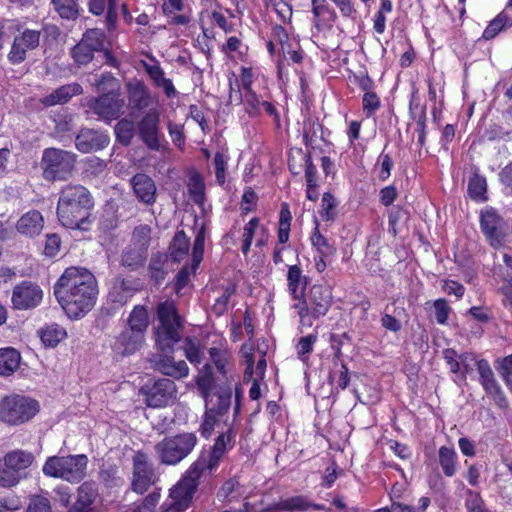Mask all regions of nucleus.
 Wrapping results in <instances>:
<instances>
[{"label":"nucleus","instance_id":"obj_43","mask_svg":"<svg viewBox=\"0 0 512 512\" xmlns=\"http://www.w3.org/2000/svg\"><path fill=\"white\" fill-rule=\"evenodd\" d=\"M150 240L151 228L148 225H139L135 227L132 233L130 245L134 249H139V251H144L147 253Z\"/></svg>","mask_w":512,"mask_h":512},{"label":"nucleus","instance_id":"obj_55","mask_svg":"<svg viewBox=\"0 0 512 512\" xmlns=\"http://www.w3.org/2000/svg\"><path fill=\"white\" fill-rule=\"evenodd\" d=\"M317 341V335L309 334L301 337L296 346L298 358L306 363L309 359L310 354L313 351L315 342Z\"/></svg>","mask_w":512,"mask_h":512},{"label":"nucleus","instance_id":"obj_51","mask_svg":"<svg viewBox=\"0 0 512 512\" xmlns=\"http://www.w3.org/2000/svg\"><path fill=\"white\" fill-rule=\"evenodd\" d=\"M312 12L317 26L320 21H334L336 17L326 0H312Z\"/></svg>","mask_w":512,"mask_h":512},{"label":"nucleus","instance_id":"obj_42","mask_svg":"<svg viewBox=\"0 0 512 512\" xmlns=\"http://www.w3.org/2000/svg\"><path fill=\"white\" fill-rule=\"evenodd\" d=\"M456 458L454 448L442 446L439 449V463L447 477H452L456 473Z\"/></svg>","mask_w":512,"mask_h":512},{"label":"nucleus","instance_id":"obj_45","mask_svg":"<svg viewBox=\"0 0 512 512\" xmlns=\"http://www.w3.org/2000/svg\"><path fill=\"white\" fill-rule=\"evenodd\" d=\"M55 11L64 19H75L79 14L78 0H52Z\"/></svg>","mask_w":512,"mask_h":512},{"label":"nucleus","instance_id":"obj_56","mask_svg":"<svg viewBox=\"0 0 512 512\" xmlns=\"http://www.w3.org/2000/svg\"><path fill=\"white\" fill-rule=\"evenodd\" d=\"M486 180L484 177L475 175L472 177L468 184V192L472 199L477 201H484L486 193Z\"/></svg>","mask_w":512,"mask_h":512},{"label":"nucleus","instance_id":"obj_40","mask_svg":"<svg viewBox=\"0 0 512 512\" xmlns=\"http://www.w3.org/2000/svg\"><path fill=\"white\" fill-rule=\"evenodd\" d=\"M189 238L186 236L184 231H178L170 244V255L173 261H182L189 252Z\"/></svg>","mask_w":512,"mask_h":512},{"label":"nucleus","instance_id":"obj_5","mask_svg":"<svg viewBox=\"0 0 512 512\" xmlns=\"http://www.w3.org/2000/svg\"><path fill=\"white\" fill-rule=\"evenodd\" d=\"M39 402L27 395L10 393L0 399V423L16 427L28 423L39 412Z\"/></svg>","mask_w":512,"mask_h":512},{"label":"nucleus","instance_id":"obj_27","mask_svg":"<svg viewBox=\"0 0 512 512\" xmlns=\"http://www.w3.org/2000/svg\"><path fill=\"white\" fill-rule=\"evenodd\" d=\"M44 228V217L38 210L23 214L16 223V230L23 236H38Z\"/></svg>","mask_w":512,"mask_h":512},{"label":"nucleus","instance_id":"obj_13","mask_svg":"<svg viewBox=\"0 0 512 512\" xmlns=\"http://www.w3.org/2000/svg\"><path fill=\"white\" fill-rule=\"evenodd\" d=\"M132 464L131 488L134 492L143 494L156 484L159 476L148 456L143 452L138 451L133 455Z\"/></svg>","mask_w":512,"mask_h":512},{"label":"nucleus","instance_id":"obj_36","mask_svg":"<svg viewBox=\"0 0 512 512\" xmlns=\"http://www.w3.org/2000/svg\"><path fill=\"white\" fill-rule=\"evenodd\" d=\"M119 0H90L89 10L95 15H101L107 8L106 20L109 27L114 26L118 17Z\"/></svg>","mask_w":512,"mask_h":512},{"label":"nucleus","instance_id":"obj_25","mask_svg":"<svg viewBox=\"0 0 512 512\" xmlns=\"http://www.w3.org/2000/svg\"><path fill=\"white\" fill-rule=\"evenodd\" d=\"M481 228L491 246L499 247L502 244L500 230L501 219L493 209H485L481 212Z\"/></svg>","mask_w":512,"mask_h":512},{"label":"nucleus","instance_id":"obj_41","mask_svg":"<svg viewBox=\"0 0 512 512\" xmlns=\"http://www.w3.org/2000/svg\"><path fill=\"white\" fill-rule=\"evenodd\" d=\"M95 499V492L88 483L78 488L77 500L69 512H88L90 505Z\"/></svg>","mask_w":512,"mask_h":512},{"label":"nucleus","instance_id":"obj_44","mask_svg":"<svg viewBox=\"0 0 512 512\" xmlns=\"http://www.w3.org/2000/svg\"><path fill=\"white\" fill-rule=\"evenodd\" d=\"M234 292L235 288L232 285H228L220 291H213L214 304L212 306V311L216 315L220 316L227 310L230 297Z\"/></svg>","mask_w":512,"mask_h":512},{"label":"nucleus","instance_id":"obj_3","mask_svg":"<svg viewBox=\"0 0 512 512\" xmlns=\"http://www.w3.org/2000/svg\"><path fill=\"white\" fill-rule=\"evenodd\" d=\"M197 388L205 400L206 412L201 425V434L208 438L220 418L229 410L231 405V388L229 385L219 386L214 393V379L211 368L207 365L196 379Z\"/></svg>","mask_w":512,"mask_h":512},{"label":"nucleus","instance_id":"obj_7","mask_svg":"<svg viewBox=\"0 0 512 512\" xmlns=\"http://www.w3.org/2000/svg\"><path fill=\"white\" fill-rule=\"evenodd\" d=\"M105 84H108L113 90L114 86L117 85V80L111 74H104L101 79L95 82L98 90H105ZM88 106L101 119L111 121L124 114L125 101L119 94L111 91L90 100Z\"/></svg>","mask_w":512,"mask_h":512},{"label":"nucleus","instance_id":"obj_49","mask_svg":"<svg viewBox=\"0 0 512 512\" xmlns=\"http://www.w3.org/2000/svg\"><path fill=\"white\" fill-rule=\"evenodd\" d=\"M311 243L316 249L317 255H322V257H330L335 253L334 247L330 245L326 237L320 233L318 225H316L315 230L311 236Z\"/></svg>","mask_w":512,"mask_h":512},{"label":"nucleus","instance_id":"obj_6","mask_svg":"<svg viewBox=\"0 0 512 512\" xmlns=\"http://www.w3.org/2000/svg\"><path fill=\"white\" fill-rule=\"evenodd\" d=\"M157 316L159 325L156 328V343L165 353L182 339L183 324L173 302H163L158 305Z\"/></svg>","mask_w":512,"mask_h":512},{"label":"nucleus","instance_id":"obj_28","mask_svg":"<svg viewBox=\"0 0 512 512\" xmlns=\"http://www.w3.org/2000/svg\"><path fill=\"white\" fill-rule=\"evenodd\" d=\"M159 114L156 111L148 112L139 124V131L143 141L151 148H159L158 140Z\"/></svg>","mask_w":512,"mask_h":512},{"label":"nucleus","instance_id":"obj_59","mask_svg":"<svg viewBox=\"0 0 512 512\" xmlns=\"http://www.w3.org/2000/svg\"><path fill=\"white\" fill-rule=\"evenodd\" d=\"M8 463L4 457L0 458V487L1 488H12L18 485L17 477L12 474Z\"/></svg>","mask_w":512,"mask_h":512},{"label":"nucleus","instance_id":"obj_20","mask_svg":"<svg viewBox=\"0 0 512 512\" xmlns=\"http://www.w3.org/2000/svg\"><path fill=\"white\" fill-rule=\"evenodd\" d=\"M40 43V32L26 29L16 36L8 53V59L12 64H20L26 59L28 51L38 47Z\"/></svg>","mask_w":512,"mask_h":512},{"label":"nucleus","instance_id":"obj_48","mask_svg":"<svg viewBox=\"0 0 512 512\" xmlns=\"http://www.w3.org/2000/svg\"><path fill=\"white\" fill-rule=\"evenodd\" d=\"M338 206V201L335 197L326 192L322 196L321 200V208L319 211L320 217L323 221H333L337 215L336 208Z\"/></svg>","mask_w":512,"mask_h":512},{"label":"nucleus","instance_id":"obj_38","mask_svg":"<svg viewBox=\"0 0 512 512\" xmlns=\"http://www.w3.org/2000/svg\"><path fill=\"white\" fill-rule=\"evenodd\" d=\"M37 333L42 343L47 347L57 346L67 336L65 329L55 323L45 325Z\"/></svg>","mask_w":512,"mask_h":512},{"label":"nucleus","instance_id":"obj_8","mask_svg":"<svg viewBox=\"0 0 512 512\" xmlns=\"http://www.w3.org/2000/svg\"><path fill=\"white\" fill-rule=\"evenodd\" d=\"M76 163V155L70 151L50 147L43 150L41 168L47 181L68 179Z\"/></svg>","mask_w":512,"mask_h":512},{"label":"nucleus","instance_id":"obj_57","mask_svg":"<svg viewBox=\"0 0 512 512\" xmlns=\"http://www.w3.org/2000/svg\"><path fill=\"white\" fill-rule=\"evenodd\" d=\"M259 228V219L258 218H252L243 228L242 233V247L241 250L244 255H247V253L250 250L254 235Z\"/></svg>","mask_w":512,"mask_h":512},{"label":"nucleus","instance_id":"obj_61","mask_svg":"<svg viewBox=\"0 0 512 512\" xmlns=\"http://www.w3.org/2000/svg\"><path fill=\"white\" fill-rule=\"evenodd\" d=\"M167 261V256L164 254H157L151 258L149 269L151 271L152 277L156 281H160L164 279L165 269L164 264Z\"/></svg>","mask_w":512,"mask_h":512},{"label":"nucleus","instance_id":"obj_4","mask_svg":"<svg viewBox=\"0 0 512 512\" xmlns=\"http://www.w3.org/2000/svg\"><path fill=\"white\" fill-rule=\"evenodd\" d=\"M88 463L89 459L85 454L54 455L46 459L42 472L47 477L78 484L86 477Z\"/></svg>","mask_w":512,"mask_h":512},{"label":"nucleus","instance_id":"obj_54","mask_svg":"<svg viewBox=\"0 0 512 512\" xmlns=\"http://www.w3.org/2000/svg\"><path fill=\"white\" fill-rule=\"evenodd\" d=\"M240 353H241V356L245 359V363H246L244 379L251 380L253 373H254V362H255L254 344L251 341L244 343L241 347Z\"/></svg>","mask_w":512,"mask_h":512},{"label":"nucleus","instance_id":"obj_23","mask_svg":"<svg viewBox=\"0 0 512 512\" xmlns=\"http://www.w3.org/2000/svg\"><path fill=\"white\" fill-rule=\"evenodd\" d=\"M310 508L321 509V505L313 504L307 497L296 495L279 500L278 502L269 504L263 509V512H304Z\"/></svg>","mask_w":512,"mask_h":512},{"label":"nucleus","instance_id":"obj_63","mask_svg":"<svg viewBox=\"0 0 512 512\" xmlns=\"http://www.w3.org/2000/svg\"><path fill=\"white\" fill-rule=\"evenodd\" d=\"M26 512H53L48 498L34 496L30 499Z\"/></svg>","mask_w":512,"mask_h":512},{"label":"nucleus","instance_id":"obj_53","mask_svg":"<svg viewBox=\"0 0 512 512\" xmlns=\"http://www.w3.org/2000/svg\"><path fill=\"white\" fill-rule=\"evenodd\" d=\"M482 387L486 394L490 396L499 407L506 406V397L495 377L484 383Z\"/></svg>","mask_w":512,"mask_h":512},{"label":"nucleus","instance_id":"obj_62","mask_svg":"<svg viewBox=\"0 0 512 512\" xmlns=\"http://www.w3.org/2000/svg\"><path fill=\"white\" fill-rule=\"evenodd\" d=\"M228 156L223 151H218L214 156L215 175L219 184H224L226 179Z\"/></svg>","mask_w":512,"mask_h":512},{"label":"nucleus","instance_id":"obj_14","mask_svg":"<svg viewBox=\"0 0 512 512\" xmlns=\"http://www.w3.org/2000/svg\"><path fill=\"white\" fill-rule=\"evenodd\" d=\"M229 99L230 102L236 101L240 103L242 101L245 112L250 118H259L265 113L272 117L276 124L280 122V116L274 104L257 95L255 91H248L241 96L238 91L233 92L231 89Z\"/></svg>","mask_w":512,"mask_h":512},{"label":"nucleus","instance_id":"obj_32","mask_svg":"<svg viewBox=\"0 0 512 512\" xmlns=\"http://www.w3.org/2000/svg\"><path fill=\"white\" fill-rule=\"evenodd\" d=\"M21 362L20 353L12 348L6 347L0 349V376L8 377L14 374Z\"/></svg>","mask_w":512,"mask_h":512},{"label":"nucleus","instance_id":"obj_46","mask_svg":"<svg viewBox=\"0 0 512 512\" xmlns=\"http://www.w3.org/2000/svg\"><path fill=\"white\" fill-rule=\"evenodd\" d=\"M80 42L94 52L100 51L104 48L105 34L98 28L89 29L84 33Z\"/></svg>","mask_w":512,"mask_h":512},{"label":"nucleus","instance_id":"obj_18","mask_svg":"<svg viewBox=\"0 0 512 512\" xmlns=\"http://www.w3.org/2000/svg\"><path fill=\"white\" fill-rule=\"evenodd\" d=\"M201 11L199 12V23L206 37L212 33L211 28L214 24L218 25L223 31L229 32L232 25L222 9L215 0H201Z\"/></svg>","mask_w":512,"mask_h":512},{"label":"nucleus","instance_id":"obj_1","mask_svg":"<svg viewBox=\"0 0 512 512\" xmlns=\"http://www.w3.org/2000/svg\"><path fill=\"white\" fill-rule=\"evenodd\" d=\"M54 295L70 318H80L96 303L97 281L85 268L69 267L54 285Z\"/></svg>","mask_w":512,"mask_h":512},{"label":"nucleus","instance_id":"obj_60","mask_svg":"<svg viewBox=\"0 0 512 512\" xmlns=\"http://www.w3.org/2000/svg\"><path fill=\"white\" fill-rule=\"evenodd\" d=\"M459 362L460 372L457 375H460L461 379L465 380L473 372L474 367H477L479 360L472 353H464L459 356Z\"/></svg>","mask_w":512,"mask_h":512},{"label":"nucleus","instance_id":"obj_24","mask_svg":"<svg viewBox=\"0 0 512 512\" xmlns=\"http://www.w3.org/2000/svg\"><path fill=\"white\" fill-rule=\"evenodd\" d=\"M140 289V284L133 279L116 278L113 280L108 297L118 305L126 304Z\"/></svg>","mask_w":512,"mask_h":512},{"label":"nucleus","instance_id":"obj_64","mask_svg":"<svg viewBox=\"0 0 512 512\" xmlns=\"http://www.w3.org/2000/svg\"><path fill=\"white\" fill-rule=\"evenodd\" d=\"M160 500V493L153 491L148 494L141 504L137 505L132 512H154Z\"/></svg>","mask_w":512,"mask_h":512},{"label":"nucleus","instance_id":"obj_12","mask_svg":"<svg viewBox=\"0 0 512 512\" xmlns=\"http://www.w3.org/2000/svg\"><path fill=\"white\" fill-rule=\"evenodd\" d=\"M154 449L161 463L175 465L192 450V435L182 434L164 438L155 445Z\"/></svg>","mask_w":512,"mask_h":512},{"label":"nucleus","instance_id":"obj_26","mask_svg":"<svg viewBox=\"0 0 512 512\" xmlns=\"http://www.w3.org/2000/svg\"><path fill=\"white\" fill-rule=\"evenodd\" d=\"M145 336L125 328L116 338L113 350L120 355H131L143 345Z\"/></svg>","mask_w":512,"mask_h":512},{"label":"nucleus","instance_id":"obj_50","mask_svg":"<svg viewBox=\"0 0 512 512\" xmlns=\"http://www.w3.org/2000/svg\"><path fill=\"white\" fill-rule=\"evenodd\" d=\"M134 122L128 119L120 120L115 126L117 140L123 145H129L134 136Z\"/></svg>","mask_w":512,"mask_h":512},{"label":"nucleus","instance_id":"obj_47","mask_svg":"<svg viewBox=\"0 0 512 512\" xmlns=\"http://www.w3.org/2000/svg\"><path fill=\"white\" fill-rule=\"evenodd\" d=\"M291 219V213L288 206L285 204L282 206L280 211L278 227V243L281 246H285L284 244L289 240Z\"/></svg>","mask_w":512,"mask_h":512},{"label":"nucleus","instance_id":"obj_21","mask_svg":"<svg viewBox=\"0 0 512 512\" xmlns=\"http://www.w3.org/2000/svg\"><path fill=\"white\" fill-rule=\"evenodd\" d=\"M3 457L7 461V466L12 474L17 477L18 484L29 477V468L35 462V456L32 452L15 449L7 452Z\"/></svg>","mask_w":512,"mask_h":512},{"label":"nucleus","instance_id":"obj_19","mask_svg":"<svg viewBox=\"0 0 512 512\" xmlns=\"http://www.w3.org/2000/svg\"><path fill=\"white\" fill-rule=\"evenodd\" d=\"M43 294L38 284L23 281L14 287L11 301L17 310L34 309L42 302Z\"/></svg>","mask_w":512,"mask_h":512},{"label":"nucleus","instance_id":"obj_10","mask_svg":"<svg viewBox=\"0 0 512 512\" xmlns=\"http://www.w3.org/2000/svg\"><path fill=\"white\" fill-rule=\"evenodd\" d=\"M209 355L212 363L217 369L219 376L216 378L214 373H212L214 379V393L219 390V386L229 385L232 389V383L235 382V373H234V365L232 362V354L227 348V346L223 343H220L218 346L211 347L209 349ZM211 368V372H213V368L210 364L206 363L200 370L205 369L206 366ZM200 374H198L199 376Z\"/></svg>","mask_w":512,"mask_h":512},{"label":"nucleus","instance_id":"obj_30","mask_svg":"<svg viewBox=\"0 0 512 512\" xmlns=\"http://www.w3.org/2000/svg\"><path fill=\"white\" fill-rule=\"evenodd\" d=\"M153 366L161 373L177 378L187 376L189 373V368L184 361L179 360L176 362L167 355L155 356Z\"/></svg>","mask_w":512,"mask_h":512},{"label":"nucleus","instance_id":"obj_37","mask_svg":"<svg viewBox=\"0 0 512 512\" xmlns=\"http://www.w3.org/2000/svg\"><path fill=\"white\" fill-rule=\"evenodd\" d=\"M148 326L149 316L146 308L141 305L135 306L127 319L126 328L145 336Z\"/></svg>","mask_w":512,"mask_h":512},{"label":"nucleus","instance_id":"obj_52","mask_svg":"<svg viewBox=\"0 0 512 512\" xmlns=\"http://www.w3.org/2000/svg\"><path fill=\"white\" fill-rule=\"evenodd\" d=\"M146 255V252L134 249L129 245L123 252L122 264L130 268H136L144 262Z\"/></svg>","mask_w":512,"mask_h":512},{"label":"nucleus","instance_id":"obj_11","mask_svg":"<svg viewBox=\"0 0 512 512\" xmlns=\"http://www.w3.org/2000/svg\"><path fill=\"white\" fill-rule=\"evenodd\" d=\"M332 304V291L323 285H313L305 300L297 304L298 315L302 323L310 314L313 318L326 315Z\"/></svg>","mask_w":512,"mask_h":512},{"label":"nucleus","instance_id":"obj_34","mask_svg":"<svg viewBox=\"0 0 512 512\" xmlns=\"http://www.w3.org/2000/svg\"><path fill=\"white\" fill-rule=\"evenodd\" d=\"M82 87L78 83L63 85L44 98L45 105H56L67 102L72 96L82 93Z\"/></svg>","mask_w":512,"mask_h":512},{"label":"nucleus","instance_id":"obj_16","mask_svg":"<svg viewBox=\"0 0 512 512\" xmlns=\"http://www.w3.org/2000/svg\"><path fill=\"white\" fill-rule=\"evenodd\" d=\"M149 407L160 408L169 405L176 396L175 383L168 378L148 381L140 390Z\"/></svg>","mask_w":512,"mask_h":512},{"label":"nucleus","instance_id":"obj_58","mask_svg":"<svg viewBox=\"0 0 512 512\" xmlns=\"http://www.w3.org/2000/svg\"><path fill=\"white\" fill-rule=\"evenodd\" d=\"M284 28L276 26L273 29L272 39L267 43V49L271 55L276 54V50L281 47V44L287 43L291 40Z\"/></svg>","mask_w":512,"mask_h":512},{"label":"nucleus","instance_id":"obj_39","mask_svg":"<svg viewBox=\"0 0 512 512\" xmlns=\"http://www.w3.org/2000/svg\"><path fill=\"white\" fill-rule=\"evenodd\" d=\"M512 26V17L505 11L500 12L485 28L482 37L485 40L495 38L505 28Z\"/></svg>","mask_w":512,"mask_h":512},{"label":"nucleus","instance_id":"obj_9","mask_svg":"<svg viewBox=\"0 0 512 512\" xmlns=\"http://www.w3.org/2000/svg\"><path fill=\"white\" fill-rule=\"evenodd\" d=\"M194 205H197L202 218L194 219V228L199 227V231L194 240V271L203 259L204 244L206 238V227L208 225L207 216L211 212V205L205 198V185L202 177L194 172Z\"/></svg>","mask_w":512,"mask_h":512},{"label":"nucleus","instance_id":"obj_2","mask_svg":"<svg viewBox=\"0 0 512 512\" xmlns=\"http://www.w3.org/2000/svg\"><path fill=\"white\" fill-rule=\"evenodd\" d=\"M93 206V198L84 186L67 185L60 192L57 216L64 227L86 231Z\"/></svg>","mask_w":512,"mask_h":512},{"label":"nucleus","instance_id":"obj_35","mask_svg":"<svg viewBox=\"0 0 512 512\" xmlns=\"http://www.w3.org/2000/svg\"><path fill=\"white\" fill-rule=\"evenodd\" d=\"M242 497H244V491L237 477L225 481L217 491V498L223 503L238 501Z\"/></svg>","mask_w":512,"mask_h":512},{"label":"nucleus","instance_id":"obj_15","mask_svg":"<svg viewBox=\"0 0 512 512\" xmlns=\"http://www.w3.org/2000/svg\"><path fill=\"white\" fill-rule=\"evenodd\" d=\"M230 440L231 436L229 434L222 433L216 439L211 451L201 453L196 463H194V490L196 489L197 479L211 475L217 468Z\"/></svg>","mask_w":512,"mask_h":512},{"label":"nucleus","instance_id":"obj_29","mask_svg":"<svg viewBox=\"0 0 512 512\" xmlns=\"http://www.w3.org/2000/svg\"><path fill=\"white\" fill-rule=\"evenodd\" d=\"M131 184L136 197L145 204H152L155 202L156 186L154 181L146 174H136Z\"/></svg>","mask_w":512,"mask_h":512},{"label":"nucleus","instance_id":"obj_33","mask_svg":"<svg viewBox=\"0 0 512 512\" xmlns=\"http://www.w3.org/2000/svg\"><path fill=\"white\" fill-rule=\"evenodd\" d=\"M288 290L293 299H302L307 286V278L297 265H291L287 273Z\"/></svg>","mask_w":512,"mask_h":512},{"label":"nucleus","instance_id":"obj_17","mask_svg":"<svg viewBox=\"0 0 512 512\" xmlns=\"http://www.w3.org/2000/svg\"><path fill=\"white\" fill-rule=\"evenodd\" d=\"M192 501V470H186L182 479L170 490L169 497L162 505L163 512H182Z\"/></svg>","mask_w":512,"mask_h":512},{"label":"nucleus","instance_id":"obj_31","mask_svg":"<svg viewBox=\"0 0 512 512\" xmlns=\"http://www.w3.org/2000/svg\"><path fill=\"white\" fill-rule=\"evenodd\" d=\"M128 98L131 106L141 110L151 104V96L146 86L139 80H131L127 83Z\"/></svg>","mask_w":512,"mask_h":512},{"label":"nucleus","instance_id":"obj_22","mask_svg":"<svg viewBox=\"0 0 512 512\" xmlns=\"http://www.w3.org/2000/svg\"><path fill=\"white\" fill-rule=\"evenodd\" d=\"M110 142L109 136L93 129H82L75 139L76 148L82 153H90L105 148Z\"/></svg>","mask_w":512,"mask_h":512}]
</instances>
